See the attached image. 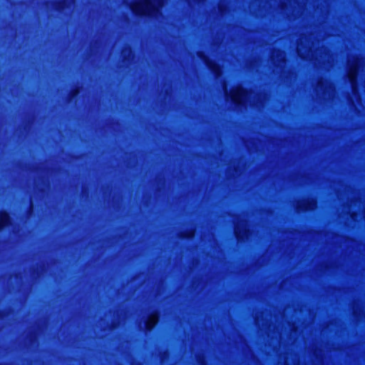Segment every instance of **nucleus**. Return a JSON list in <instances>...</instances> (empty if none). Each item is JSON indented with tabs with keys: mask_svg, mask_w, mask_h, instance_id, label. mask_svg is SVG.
<instances>
[{
	"mask_svg": "<svg viewBox=\"0 0 365 365\" xmlns=\"http://www.w3.org/2000/svg\"><path fill=\"white\" fill-rule=\"evenodd\" d=\"M297 52H298L299 55L300 56H302V58H306L307 57V56L305 54H304L303 52H302V46L301 45L298 46V47H297Z\"/></svg>",
	"mask_w": 365,
	"mask_h": 365,
	"instance_id": "obj_9",
	"label": "nucleus"
},
{
	"mask_svg": "<svg viewBox=\"0 0 365 365\" xmlns=\"http://www.w3.org/2000/svg\"><path fill=\"white\" fill-rule=\"evenodd\" d=\"M9 222V215L5 213L2 212L0 214V229L3 227L6 226Z\"/></svg>",
	"mask_w": 365,
	"mask_h": 365,
	"instance_id": "obj_6",
	"label": "nucleus"
},
{
	"mask_svg": "<svg viewBox=\"0 0 365 365\" xmlns=\"http://www.w3.org/2000/svg\"><path fill=\"white\" fill-rule=\"evenodd\" d=\"M163 4V0H140L133 3L130 7L137 14L154 16L158 13Z\"/></svg>",
	"mask_w": 365,
	"mask_h": 365,
	"instance_id": "obj_1",
	"label": "nucleus"
},
{
	"mask_svg": "<svg viewBox=\"0 0 365 365\" xmlns=\"http://www.w3.org/2000/svg\"><path fill=\"white\" fill-rule=\"evenodd\" d=\"M315 207V202L314 201L307 202V205L304 207V210H312Z\"/></svg>",
	"mask_w": 365,
	"mask_h": 365,
	"instance_id": "obj_8",
	"label": "nucleus"
},
{
	"mask_svg": "<svg viewBox=\"0 0 365 365\" xmlns=\"http://www.w3.org/2000/svg\"><path fill=\"white\" fill-rule=\"evenodd\" d=\"M204 61L207 66L217 75L220 76L221 75V69L220 67L215 63V62H212L210 61L207 58H204Z\"/></svg>",
	"mask_w": 365,
	"mask_h": 365,
	"instance_id": "obj_4",
	"label": "nucleus"
},
{
	"mask_svg": "<svg viewBox=\"0 0 365 365\" xmlns=\"http://www.w3.org/2000/svg\"><path fill=\"white\" fill-rule=\"evenodd\" d=\"M224 90L226 96L230 97V99L236 103H243L248 98V93L244 90L242 87L237 86L228 93L227 87L224 86Z\"/></svg>",
	"mask_w": 365,
	"mask_h": 365,
	"instance_id": "obj_3",
	"label": "nucleus"
},
{
	"mask_svg": "<svg viewBox=\"0 0 365 365\" xmlns=\"http://www.w3.org/2000/svg\"><path fill=\"white\" fill-rule=\"evenodd\" d=\"M235 235H236L237 238H239V239L242 238L244 237V235H246V230H245V234L241 235L240 230V226L237 225L236 227V228H235Z\"/></svg>",
	"mask_w": 365,
	"mask_h": 365,
	"instance_id": "obj_7",
	"label": "nucleus"
},
{
	"mask_svg": "<svg viewBox=\"0 0 365 365\" xmlns=\"http://www.w3.org/2000/svg\"><path fill=\"white\" fill-rule=\"evenodd\" d=\"M279 57H280V59L282 60H284V55L282 53H279Z\"/></svg>",
	"mask_w": 365,
	"mask_h": 365,
	"instance_id": "obj_10",
	"label": "nucleus"
},
{
	"mask_svg": "<svg viewBox=\"0 0 365 365\" xmlns=\"http://www.w3.org/2000/svg\"><path fill=\"white\" fill-rule=\"evenodd\" d=\"M158 322V316L157 314H153L150 317L146 322V329L148 330L152 329Z\"/></svg>",
	"mask_w": 365,
	"mask_h": 365,
	"instance_id": "obj_5",
	"label": "nucleus"
},
{
	"mask_svg": "<svg viewBox=\"0 0 365 365\" xmlns=\"http://www.w3.org/2000/svg\"><path fill=\"white\" fill-rule=\"evenodd\" d=\"M361 61L356 57H353L349 60V73L348 77L351 84L352 90L354 94L356 93V76Z\"/></svg>",
	"mask_w": 365,
	"mask_h": 365,
	"instance_id": "obj_2",
	"label": "nucleus"
}]
</instances>
